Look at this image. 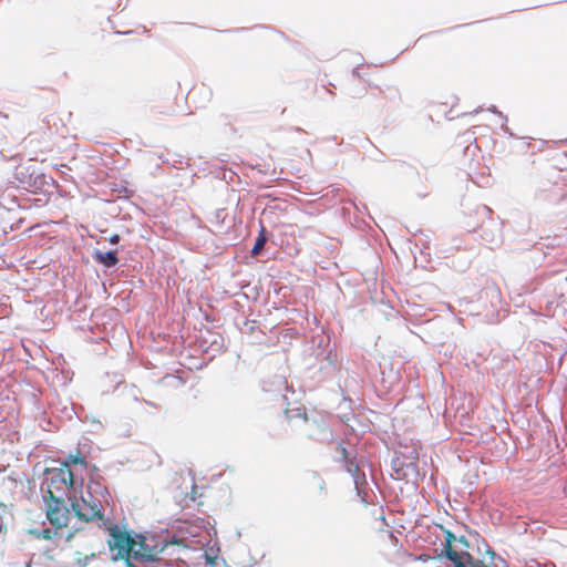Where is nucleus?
I'll return each mask as SVG.
<instances>
[{
	"label": "nucleus",
	"mask_w": 567,
	"mask_h": 567,
	"mask_svg": "<svg viewBox=\"0 0 567 567\" xmlns=\"http://www.w3.org/2000/svg\"><path fill=\"white\" fill-rule=\"evenodd\" d=\"M61 465H66L69 468L71 465H80L83 468H86L87 462L83 455H81L80 453H76V454H70Z\"/></svg>",
	"instance_id": "nucleus-8"
},
{
	"label": "nucleus",
	"mask_w": 567,
	"mask_h": 567,
	"mask_svg": "<svg viewBox=\"0 0 567 567\" xmlns=\"http://www.w3.org/2000/svg\"><path fill=\"white\" fill-rule=\"evenodd\" d=\"M266 244V237L265 235L261 233L259 235V237L257 238L255 245L252 246L251 248V255L252 256H258L260 254V251L262 250L264 246Z\"/></svg>",
	"instance_id": "nucleus-9"
},
{
	"label": "nucleus",
	"mask_w": 567,
	"mask_h": 567,
	"mask_svg": "<svg viewBox=\"0 0 567 567\" xmlns=\"http://www.w3.org/2000/svg\"><path fill=\"white\" fill-rule=\"evenodd\" d=\"M93 258L97 264L109 268L115 266L118 262L116 250H111L107 252L97 250L94 252Z\"/></svg>",
	"instance_id": "nucleus-7"
},
{
	"label": "nucleus",
	"mask_w": 567,
	"mask_h": 567,
	"mask_svg": "<svg viewBox=\"0 0 567 567\" xmlns=\"http://www.w3.org/2000/svg\"><path fill=\"white\" fill-rule=\"evenodd\" d=\"M71 508L74 516L81 522H102L101 526H106L109 523V519L104 518L101 501L94 498L91 494H89V498L85 496H82L81 498H72Z\"/></svg>",
	"instance_id": "nucleus-5"
},
{
	"label": "nucleus",
	"mask_w": 567,
	"mask_h": 567,
	"mask_svg": "<svg viewBox=\"0 0 567 567\" xmlns=\"http://www.w3.org/2000/svg\"><path fill=\"white\" fill-rule=\"evenodd\" d=\"M47 491L43 496L64 497L75 483L74 474L66 465L45 471Z\"/></svg>",
	"instance_id": "nucleus-4"
},
{
	"label": "nucleus",
	"mask_w": 567,
	"mask_h": 567,
	"mask_svg": "<svg viewBox=\"0 0 567 567\" xmlns=\"http://www.w3.org/2000/svg\"><path fill=\"white\" fill-rule=\"evenodd\" d=\"M104 527L110 534V538L107 539L109 548L112 553H115L113 559H124L126 567H140L130 558L135 545V538L132 537L128 532L122 529L118 525L112 524L110 520Z\"/></svg>",
	"instance_id": "nucleus-3"
},
{
	"label": "nucleus",
	"mask_w": 567,
	"mask_h": 567,
	"mask_svg": "<svg viewBox=\"0 0 567 567\" xmlns=\"http://www.w3.org/2000/svg\"><path fill=\"white\" fill-rule=\"evenodd\" d=\"M109 241H110L111 244H117V243L120 241V236H118V235H116V234H115V235H112V236L110 237Z\"/></svg>",
	"instance_id": "nucleus-11"
},
{
	"label": "nucleus",
	"mask_w": 567,
	"mask_h": 567,
	"mask_svg": "<svg viewBox=\"0 0 567 567\" xmlns=\"http://www.w3.org/2000/svg\"><path fill=\"white\" fill-rule=\"evenodd\" d=\"M444 533V556L453 563V567H497L494 563V553L489 555L488 561L474 559L467 551L470 543L464 536L456 537L450 530Z\"/></svg>",
	"instance_id": "nucleus-2"
},
{
	"label": "nucleus",
	"mask_w": 567,
	"mask_h": 567,
	"mask_svg": "<svg viewBox=\"0 0 567 567\" xmlns=\"http://www.w3.org/2000/svg\"><path fill=\"white\" fill-rule=\"evenodd\" d=\"M417 559H419V560H422V561H426L427 559H430V556H427V555H420V556L417 557Z\"/></svg>",
	"instance_id": "nucleus-12"
},
{
	"label": "nucleus",
	"mask_w": 567,
	"mask_h": 567,
	"mask_svg": "<svg viewBox=\"0 0 567 567\" xmlns=\"http://www.w3.org/2000/svg\"><path fill=\"white\" fill-rule=\"evenodd\" d=\"M44 511L50 527L32 528L28 534L35 539L48 540L44 555L50 560L63 567L85 566L90 557L94 556L92 547L83 542L80 529L72 530L68 527L70 508L64 497L43 496Z\"/></svg>",
	"instance_id": "nucleus-1"
},
{
	"label": "nucleus",
	"mask_w": 567,
	"mask_h": 567,
	"mask_svg": "<svg viewBox=\"0 0 567 567\" xmlns=\"http://www.w3.org/2000/svg\"><path fill=\"white\" fill-rule=\"evenodd\" d=\"M339 449H340L342 458H343V461H344V463L347 465L348 472L355 473L357 470H358V466L354 465L351 461L348 460V451H347V449L344 446H342V445H340Z\"/></svg>",
	"instance_id": "nucleus-10"
},
{
	"label": "nucleus",
	"mask_w": 567,
	"mask_h": 567,
	"mask_svg": "<svg viewBox=\"0 0 567 567\" xmlns=\"http://www.w3.org/2000/svg\"><path fill=\"white\" fill-rule=\"evenodd\" d=\"M161 551L162 549H158L157 546L148 544L147 537L138 535L137 538H135V545L130 558L134 564L151 563L156 559Z\"/></svg>",
	"instance_id": "nucleus-6"
}]
</instances>
